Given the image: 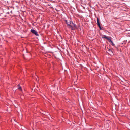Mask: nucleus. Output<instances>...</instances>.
<instances>
[{"label": "nucleus", "mask_w": 130, "mask_h": 130, "mask_svg": "<svg viewBox=\"0 0 130 130\" xmlns=\"http://www.w3.org/2000/svg\"><path fill=\"white\" fill-rule=\"evenodd\" d=\"M18 89L19 90H20L21 91H22V89L21 88V87L20 86V85L18 84Z\"/></svg>", "instance_id": "nucleus-5"}, {"label": "nucleus", "mask_w": 130, "mask_h": 130, "mask_svg": "<svg viewBox=\"0 0 130 130\" xmlns=\"http://www.w3.org/2000/svg\"><path fill=\"white\" fill-rule=\"evenodd\" d=\"M109 41H110V42H111L112 44V45L113 46H114L115 45V44L113 43V42H112V41H111V38H110V40H109Z\"/></svg>", "instance_id": "nucleus-6"}, {"label": "nucleus", "mask_w": 130, "mask_h": 130, "mask_svg": "<svg viewBox=\"0 0 130 130\" xmlns=\"http://www.w3.org/2000/svg\"><path fill=\"white\" fill-rule=\"evenodd\" d=\"M97 23H98V25H100V22L99 21V18H97Z\"/></svg>", "instance_id": "nucleus-7"}, {"label": "nucleus", "mask_w": 130, "mask_h": 130, "mask_svg": "<svg viewBox=\"0 0 130 130\" xmlns=\"http://www.w3.org/2000/svg\"><path fill=\"white\" fill-rule=\"evenodd\" d=\"M102 37L103 38H105L108 40H110V39L111 38L110 37H107L106 36L104 35H102Z\"/></svg>", "instance_id": "nucleus-3"}, {"label": "nucleus", "mask_w": 130, "mask_h": 130, "mask_svg": "<svg viewBox=\"0 0 130 130\" xmlns=\"http://www.w3.org/2000/svg\"><path fill=\"white\" fill-rule=\"evenodd\" d=\"M99 27L100 28V29H102L101 28V26H100V25H98Z\"/></svg>", "instance_id": "nucleus-9"}, {"label": "nucleus", "mask_w": 130, "mask_h": 130, "mask_svg": "<svg viewBox=\"0 0 130 130\" xmlns=\"http://www.w3.org/2000/svg\"><path fill=\"white\" fill-rule=\"evenodd\" d=\"M109 51H111V52H112V51L110 49H109Z\"/></svg>", "instance_id": "nucleus-10"}, {"label": "nucleus", "mask_w": 130, "mask_h": 130, "mask_svg": "<svg viewBox=\"0 0 130 130\" xmlns=\"http://www.w3.org/2000/svg\"><path fill=\"white\" fill-rule=\"evenodd\" d=\"M66 24H67V26H68V27H69V25L68 24H69V25H70V24H71V21H69V22H68L66 20Z\"/></svg>", "instance_id": "nucleus-4"}, {"label": "nucleus", "mask_w": 130, "mask_h": 130, "mask_svg": "<svg viewBox=\"0 0 130 130\" xmlns=\"http://www.w3.org/2000/svg\"><path fill=\"white\" fill-rule=\"evenodd\" d=\"M69 25V27L71 28L72 30H74V27H75L76 25L73 23L72 22H71V24L70 25Z\"/></svg>", "instance_id": "nucleus-1"}, {"label": "nucleus", "mask_w": 130, "mask_h": 130, "mask_svg": "<svg viewBox=\"0 0 130 130\" xmlns=\"http://www.w3.org/2000/svg\"><path fill=\"white\" fill-rule=\"evenodd\" d=\"M99 27L100 28V29H102L101 28V26H100V25H98Z\"/></svg>", "instance_id": "nucleus-8"}, {"label": "nucleus", "mask_w": 130, "mask_h": 130, "mask_svg": "<svg viewBox=\"0 0 130 130\" xmlns=\"http://www.w3.org/2000/svg\"><path fill=\"white\" fill-rule=\"evenodd\" d=\"M31 31L32 33L34 34L35 35L37 36H39V35L38 34L37 31L33 29H31Z\"/></svg>", "instance_id": "nucleus-2"}]
</instances>
